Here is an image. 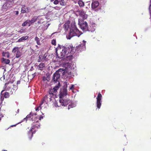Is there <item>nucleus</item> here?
<instances>
[{
    "label": "nucleus",
    "instance_id": "nucleus-1",
    "mask_svg": "<svg viewBox=\"0 0 151 151\" xmlns=\"http://www.w3.org/2000/svg\"><path fill=\"white\" fill-rule=\"evenodd\" d=\"M36 114H34L33 113H31L29 115L27 116L26 118L24 119L22 121L16 124L12 125L11 126V127H13L14 126H15L16 125L24 121H26L27 120V119L30 118L31 117V116H32V117L30 119L32 120V121H34L35 122H34L32 124V127L31 129L28 132V134L29 135L32 134H32L34 133V132H33L34 129L35 127L37 128H39L40 127V123L38 122L39 120H40L42 119L43 118V116H35Z\"/></svg>",
    "mask_w": 151,
    "mask_h": 151
},
{
    "label": "nucleus",
    "instance_id": "nucleus-2",
    "mask_svg": "<svg viewBox=\"0 0 151 151\" xmlns=\"http://www.w3.org/2000/svg\"><path fill=\"white\" fill-rule=\"evenodd\" d=\"M64 27L66 30H68L69 28L70 29L69 33L66 36L67 38L68 39H70L72 37L75 36L79 37L81 34L74 23H71L70 25V22L69 21L67 22L64 24Z\"/></svg>",
    "mask_w": 151,
    "mask_h": 151
},
{
    "label": "nucleus",
    "instance_id": "nucleus-3",
    "mask_svg": "<svg viewBox=\"0 0 151 151\" xmlns=\"http://www.w3.org/2000/svg\"><path fill=\"white\" fill-rule=\"evenodd\" d=\"M80 17L78 19V24L81 29L84 31H86L88 30V27L87 24L84 19H86L87 15L83 11L79 12Z\"/></svg>",
    "mask_w": 151,
    "mask_h": 151
},
{
    "label": "nucleus",
    "instance_id": "nucleus-4",
    "mask_svg": "<svg viewBox=\"0 0 151 151\" xmlns=\"http://www.w3.org/2000/svg\"><path fill=\"white\" fill-rule=\"evenodd\" d=\"M67 49L66 47L61 46L60 45L56 49V52L58 57L59 58H63V60H67L69 57L66 56L65 55L67 52Z\"/></svg>",
    "mask_w": 151,
    "mask_h": 151
},
{
    "label": "nucleus",
    "instance_id": "nucleus-5",
    "mask_svg": "<svg viewBox=\"0 0 151 151\" xmlns=\"http://www.w3.org/2000/svg\"><path fill=\"white\" fill-rule=\"evenodd\" d=\"M54 100H55L54 97H52L50 94L46 95L44 97L40 105L35 109L36 111H39L43 107H44V108H46L48 103L51 102L52 101H53Z\"/></svg>",
    "mask_w": 151,
    "mask_h": 151
},
{
    "label": "nucleus",
    "instance_id": "nucleus-6",
    "mask_svg": "<svg viewBox=\"0 0 151 151\" xmlns=\"http://www.w3.org/2000/svg\"><path fill=\"white\" fill-rule=\"evenodd\" d=\"M66 73H67L65 72L64 69L62 68L59 69L53 75V79L54 82L55 83L57 82L58 83H59V81L60 76L62 75L63 76H64V75Z\"/></svg>",
    "mask_w": 151,
    "mask_h": 151
},
{
    "label": "nucleus",
    "instance_id": "nucleus-7",
    "mask_svg": "<svg viewBox=\"0 0 151 151\" xmlns=\"http://www.w3.org/2000/svg\"><path fill=\"white\" fill-rule=\"evenodd\" d=\"M5 85L6 88V90L9 91L12 89L11 91L12 93L14 91H15L17 89V85H14L11 83H6Z\"/></svg>",
    "mask_w": 151,
    "mask_h": 151
},
{
    "label": "nucleus",
    "instance_id": "nucleus-8",
    "mask_svg": "<svg viewBox=\"0 0 151 151\" xmlns=\"http://www.w3.org/2000/svg\"><path fill=\"white\" fill-rule=\"evenodd\" d=\"M86 41L83 40L82 43L76 47L75 49L77 51H81L84 50L86 49Z\"/></svg>",
    "mask_w": 151,
    "mask_h": 151
},
{
    "label": "nucleus",
    "instance_id": "nucleus-9",
    "mask_svg": "<svg viewBox=\"0 0 151 151\" xmlns=\"http://www.w3.org/2000/svg\"><path fill=\"white\" fill-rule=\"evenodd\" d=\"M50 2H53L55 5L59 4L63 6H65L67 4L65 0H50Z\"/></svg>",
    "mask_w": 151,
    "mask_h": 151
},
{
    "label": "nucleus",
    "instance_id": "nucleus-10",
    "mask_svg": "<svg viewBox=\"0 0 151 151\" xmlns=\"http://www.w3.org/2000/svg\"><path fill=\"white\" fill-rule=\"evenodd\" d=\"M102 98V96L101 94L100 93H98V96L96 98L97 101L96 103L97 107L99 109L100 108L101 105Z\"/></svg>",
    "mask_w": 151,
    "mask_h": 151
},
{
    "label": "nucleus",
    "instance_id": "nucleus-11",
    "mask_svg": "<svg viewBox=\"0 0 151 151\" xmlns=\"http://www.w3.org/2000/svg\"><path fill=\"white\" fill-rule=\"evenodd\" d=\"M60 86V83H58V84L56 86L53 88H51L49 91V93L51 95H55L57 92V90L59 88Z\"/></svg>",
    "mask_w": 151,
    "mask_h": 151
},
{
    "label": "nucleus",
    "instance_id": "nucleus-12",
    "mask_svg": "<svg viewBox=\"0 0 151 151\" xmlns=\"http://www.w3.org/2000/svg\"><path fill=\"white\" fill-rule=\"evenodd\" d=\"M12 52L16 55V57L19 58L22 55V52L19 50V48L17 47H14L12 50Z\"/></svg>",
    "mask_w": 151,
    "mask_h": 151
},
{
    "label": "nucleus",
    "instance_id": "nucleus-13",
    "mask_svg": "<svg viewBox=\"0 0 151 151\" xmlns=\"http://www.w3.org/2000/svg\"><path fill=\"white\" fill-rule=\"evenodd\" d=\"M70 103V100L68 99L60 98V103L61 104L62 106H65Z\"/></svg>",
    "mask_w": 151,
    "mask_h": 151
},
{
    "label": "nucleus",
    "instance_id": "nucleus-14",
    "mask_svg": "<svg viewBox=\"0 0 151 151\" xmlns=\"http://www.w3.org/2000/svg\"><path fill=\"white\" fill-rule=\"evenodd\" d=\"M67 94V89L64 88L62 90H61L60 92V98H64Z\"/></svg>",
    "mask_w": 151,
    "mask_h": 151
},
{
    "label": "nucleus",
    "instance_id": "nucleus-15",
    "mask_svg": "<svg viewBox=\"0 0 151 151\" xmlns=\"http://www.w3.org/2000/svg\"><path fill=\"white\" fill-rule=\"evenodd\" d=\"M96 27V25L95 23H92L88 28V31L92 32H94L95 29Z\"/></svg>",
    "mask_w": 151,
    "mask_h": 151
},
{
    "label": "nucleus",
    "instance_id": "nucleus-16",
    "mask_svg": "<svg viewBox=\"0 0 151 151\" xmlns=\"http://www.w3.org/2000/svg\"><path fill=\"white\" fill-rule=\"evenodd\" d=\"M29 11V8L25 6H22L21 10V12L22 13H24L26 12H28Z\"/></svg>",
    "mask_w": 151,
    "mask_h": 151
},
{
    "label": "nucleus",
    "instance_id": "nucleus-17",
    "mask_svg": "<svg viewBox=\"0 0 151 151\" xmlns=\"http://www.w3.org/2000/svg\"><path fill=\"white\" fill-rule=\"evenodd\" d=\"M99 5V3L97 1H94L92 2L91 4V7L92 9L97 8Z\"/></svg>",
    "mask_w": 151,
    "mask_h": 151
},
{
    "label": "nucleus",
    "instance_id": "nucleus-18",
    "mask_svg": "<svg viewBox=\"0 0 151 151\" xmlns=\"http://www.w3.org/2000/svg\"><path fill=\"white\" fill-rule=\"evenodd\" d=\"M12 4L9 1H6L3 6L2 8L3 9H6L10 6V5Z\"/></svg>",
    "mask_w": 151,
    "mask_h": 151
},
{
    "label": "nucleus",
    "instance_id": "nucleus-19",
    "mask_svg": "<svg viewBox=\"0 0 151 151\" xmlns=\"http://www.w3.org/2000/svg\"><path fill=\"white\" fill-rule=\"evenodd\" d=\"M31 24L30 22V20H26V21L24 22L22 24V26H26L27 25H28L29 26H30Z\"/></svg>",
    "mask_w": 151,
    "mask_h": 151
},
{
    "label": "nucleus",
    "instance_id": "nucleus-20",
    "mask_svg": "<svg viewBox=\"0 0 151 151\" xmlns=\"http://www.w3.org/2000/svg\"><path fill=\"white\" fill-rule=\"evenodd\" d=\"M28 38V37L27 36H23L20 38L19 39L18 41L19 42H22L23 41L25 40H27Z\"/></svg>",
    "mask_w": 151,
    "mask_h": 151
},
{
    "label": "nucleus",
    "instance_id": "nucleus-21",
    "mask_svg": "<svg viewBox=\"0 0 151 151\" xmlns=\"http://www.w3.org/2000/svg\"><path fill=\"white\" fill-rule=\"evenodd\" d=\"M45 66V65L44 63H41L38 66V69L40 70H42Z\"/></svg>",
    "mask_w": 151,
    "mask_h": 151
},
{
    "label": "nucleus",
    "instance_id": "nucleus-22",
    "mask_svg": "<svg viewBox=\"0 0 151 151\" xmlns=\"http://www.w3.org/2000/svg\"><path fill=\"white\" fill-rule=\"evenodd\" d=\"M1 61L2 62L4 63L8 64L10 63V60L8 59H5L4 58H2L1 59Z\"/></svg>",
    "mask_w": 151,
    "mask_h": 151
},
{
    "label": "nucleus",
    "instance_id": "nucleus-23",
    "mask_svg": "<svg viewBox=\"0 0 151 151\" xmlns=\"http://www.w3.org/2000/svg\"><path fill=\"white\" fill-rule=\"evenodd\" d=\"M38 17H39L35 16L31 19V20H30V22L31 24L37 21Z\"/></svg>",
    "mask_w": 151,
    "mask_h": 151
},
{
    "label": "nucleus",
    "instance_id": "nucleus-24",
    "mask_svg": "<svg viewBox=\"0 0 151 151\" xmlns=\"http://www.w3.org/2000/svg\"><path fill=\"white\" fill-rule=\"evenodd\" d=\"M2 55L3 56L9 58V53L8 52H3Z\"/></svg>",
    "mask_w": 151,
    "mask_h": 151
},
{
    "label": "nucleus",
    "instance_id": "nucleus-25",
    "mask_svg": "<svg viewBox=\"0 0 151 151\" xmlns=\"http://www.w3.org/2000/svg\"><path fill=\"white\" fill-rule=\"evenodd\" d=\"M78 4L81 7H82L84 5V3L82 1V0H78Z\"/></svg>",
    "mask_w": 151,
    "mask_h": 151
},
{
    "label": "nucleus",
    "instance_id": "nucleus-26",
    "mask_svg": "<svg viewBox=\"0 0 151 151\" xmlns=\"http://www.w3.org/2000/svg\"><path fill=\"white\" fill-rule=\"evenodd\" d=\"M64 71H65V72L67 73L65 74L64 75V76H63V77L64 78H65V76L67 78L68 77H70V76L71 75V72H69L68 73H67L66 72V70H64Z\"/></svg>",
    "mask_w": 151,
    "mask_h": 151
},
{
    "label": "nucleus",
    "instance_id": "nucleus-27",
    "mask_svg": "<svg viewBox=\"0 0 151 151\" xmlns=\"http://www.w3.org/2000/svg\"><path fill=\"white\" fill-rule=\"evenodd\" d=\"M55 102H54V105H55V107H58L59 106H60L61 105L62 106V105L61 104H60V101H59V103L58 104V103L57 102V101H56L55 100Z\"/></svg>",
    "mask_w": 151,
    "mask_h": 151
},
{
    "label": "nucleus",
    "instance_id": "nucleus-28",
    "mask_svg": "<svg viewBox=\"0 0 151 151\" xmlns=\"http://www.w3.org/2000/svg\"><path fill=\"white\" fill-rule=\"evenodd\" d=\"M50 79L48 77H44L43 78V81L45 83H47V81H49Z\"/></svg>",
    "mask_w": 151,
    "mask_h": 151
},
{
    "label": "nucleus",
    "instance_id": "nucleus-29",
    "mask_svg": "<svg viewBox=\"0 0 151 151\" xmlns=\"http://www.w3.org/2000/svg\"><path fill=\"white\" fill-rule=\"evenodd\" d=\"M63 66L66 69H68V68H70V64L68 63H65V64L63 65Z\"/></svg>",
    "mask_w": 151,
    "mask_h": 151
},
{
    "label": "nucleus",
    "instance_id": "nucleus-30",
    "mask_svg": "<svg viewBox=\"0 0 151 151\" xmlns=\"http://www.w3.org/2000/svg\"><path fill=\"white\" fill-rule=\"evenodd\" d=\"M35 40L36 42L37 43L38 45H40L39 39L37 37H36L35 38Z\"/></svg>",
    "mask_w": 151,
    "mask_h": 151
},
{
    "label": "nucleus",
    "instance_id": "nucleus-31",
    "mask_svg": "<svg viewBox=\"0 0 151 151\" xmlns=\"http://www.w3.org/2000/svg\"><path fill=\"white\" fill-rule=\"evenodd\" d=\"M76 106V104H71V105H69L68 106V109H70V108H73Z\"/></svg>",
    "mask_w": 151,
    "mask_h": 151
},
{
    "label": "nucleus",
    "instance_id": "nucleus-32",
    "mask_svg": "<svg viewBox=\"0 0 151 151\" xmlns=\"http://www.w3.org/2000/svg\"><path fill=\"white\" fill-rule=\"evenodd\" d=\"M4 97L6 98H8L9 96V93L8 92H5L4 94Z\"/></svg>",
    "mask_w": 151,
    "mask_h": 151
},
{
    "label": "nucleus",
    "instance_id": "nucleus-33",
    "mask_svg": "<svg viewBox=\"0 0 151 151\" xmlns=\"http://www.w3.org/2000/svg\"><path fill=\"white\" fill-rule=\"evenodd\" d=\"M25 31V29L22 28L18 32L21 33H24Z\"/></svg>",
    "mask_w": 151,
    "mask_h": 151
},
{
    "label": "nucleus",
    "instance_id": "nucleus-34",
    "mask_svg": "<svg viewBox=\"0 0 151 151\" xmlns=\"http://www.w3.org/2000/svg\"><path fill=\"white\" fill-rule=\"evenodd\" d=\"M4 99V98L3 97H2L1 96V101L0 102V109H1V107L2 105V102L3 101Z\"/></svg>",
    "mask_w": 151,
    "mask_h": 151
},
{
    "label": "nucleus",
    "instance_id": "nucleus-35",
    "mask_svg": "<svg viewBox=\"0 0 151 151\" xmlns=\"http://www.w3.org/2000/svg\"><path fill=\"white\" fill-rule=\"evenodd\" d=\"M51 43L53 45H56V43L55 40L54 39L52 40L51 41Z\"/></svg>",
    "mask_w": 151,
    "mask_h": 151
},
{
    "label": "nucleus",
    "instance_id": "nucleus-36",
    "mask_svg": "<svg viewBox=\"0 0 151 151\" xmlns=\"http://www.w3.org/2000/svg\"><path fill=\"white\" fill-rule=\"evenodd\" d=\"M74 85H73V84L71 85V86L69 87L70 90H73L74 88Z\"/></svg>",
    "mask_w": 151,
    "mask_h": 151
},
{
    "label": "nucleus",
    "instance_id": "nucleus-37",
    "mask_svg": "<svg viewBox=\"0 0 151 151\" xmlns=\"http://www.w3.org/2000/svg\"><path fill=\"white\" fill-rule=\"evenodd\" d=\"M5 76L4 75L3 77L0 78L1 80V81H3L5 79Z\"/></svg>",
    "mask_w": 151,
    "mask_h": 151
},
{
    "label": "nucleus",
    "instance_id": "nucleus-38",
    "mask_svg": "<svg viewBox=\"0 0 151 151\" xmlns=\"http://www.w3.org/2000/svg\"><path fill=\"white\" fill-rule=\"evenodd\" d=\"M6 1H9L10 3H11L12 4L13 2V0H6Z\"/></svg>",
    "mask_w": 151,
    "mask_h": 151
},
{
    "label": "nucleus",
    "instance_id": "nucleus-39",
    "mask_svg": "<svg viewBox=\"0 0 151 151\" xmlns=\"http://www.w3.org/2000/svg\"><path fill=\"white\" fill-rule=\"evenodd\" d=\"M14 12V13H15L16 15H18L19 14V12L18 11H15Z\"/></svg>",
    "mask_w": 151,
    "mask_h": 151
},
{
    "label": "nucleus",
    "instance_id": "nucleus-40",
    "mask_svg": "<svg viewBox=\"0 0 151 151\" xmlns=\"http://www.w3.org/2000/svg\"><path fill=\"white\" fill-rule=\"evenodd\" d=\"M32 76L33 77H34L35 76V73H34L33 74H32Z\"/></svg>",
    "mask_w": 151,
    "mask_h": 151
},
{
    "label": "nucleus",
    "instance_id": "nucleus-41",
    "mask_svg": "<svg viewBox=\"0 0 151 151\" xmlns=\"http://www.w3.org/2000/svg\"><path fill=\"white\" fill-rule=\"evenodd\" d=\"M20 83V81H18L17 82V84H19Z\"/></svg>",
    "mask_w": 151,
    "mask_h": 151
},
{
    "label": "nucleus",
    "instance_id": "nucleus-42",
    "mask_svg": "<svg viewBox=\"0 0 151 151\" xmlns=\"http://www.w3.org/2000/svg\"><path fill=\"white\" fill-rule=\"evenodd\" d=\"M3 117V116L1 115H0V120H1V117Z\"/></svg>",
    "mask_w": 151,
    "mask_h": 151
},
{
    "label": "nucleus",
    "instance_id": "nucleus-43",
    "mask_svg": "<svg viewBox=\"0 0 151 151\" xmlns=\"http://www.w3.org/2000/svg\"><path fill=\"white\" fill-rule=\"evenodd\" d=\"M36 47L37 48H38L39 47H38V46H37V45H36Z\"/></svg>",
    "mask_w": 151,
    "mask_h": 151
},
{
    "label": "nucleus",
    "instance_id": "nucleus-44",
    "mask_svg": "<svg viewBox=\"0 0 151 151\" xmlns=\"http://www.w3.org/2000/svg\"><path fill=\"white\" fill-rule=\"evenodd\" d=\"M55 32H54V33H52V35H53L55 33Z\"/></svg>",
    "mask_w": 151,
    "mask_h": 151
},
{
    "label": "nucleus",
    "instance_id": "nucleus-45",
    "mask_svg": "<svg viewBox=\"0 0 151 151\" xmlns=\"http://www.w3.org/2000/svg\"><path fill=\"white\" fill-rule=\"evenodd\" d=\"M19 109H18V110H17L18 112H19Z\"/></svg>",
    "mask_w": 151,
    "mask_h": 151
},
{
    "label": "nucleus",
    "instance_id": "nucleus-46",
    "mask_svg": "<svg viewBox=\"0 0 151 151\" xmlns=\"http://www.w3.org/2000/svg\"><path fill=\"white\" fill-rule=\"evenodd\" d=\"M3 91H2L1 92V94H2V93L3 92Z\"/></svg>",
    "mask_w": 151,
    "mask_h": 151
},
{
    "label": "nucleus",
    "instance_id": "nucleus-47",
    "mask_svg": "<svg viewBox=\"0 0 151 151\" xmlns=\"http://www.w3.org/2000/svg\"><path fill=\"white\" fill-rule=\"evenodd\" d=\"M45 8H44L43 9H45Z\"/></svg>",
    "mask_w": 151,
    "mask_h": 151
},
{
    "label": "nucleus",
    "instance_id": "nucleus-48",
    "mask_svg": "<svg viewBox=\"0 0 151 151\" xmlns=\"http://www.w3.org/2000/svg\"><path fill=\"white\" fill-rule=\"evenodd\" d=\"M38 23H40V22L38 21Z\"/></svg>",
    "mask_w": 151,
    "mask_h": 151
},
{
    "label": "nucleus",
    "instance_id": "nucleus-49",
    "mask_svg": "<svg viewBox=\"0 0 151 151\" xmlns=\"http://www.w3.org/2000/svg\"><path fill=\"white\" fill-rule=\"evenodd\" d=\"M3 151H7V150H3Z\"/></svg>",
    "mask_w": 151,
    "mask_h": 151
}]
</instances>
